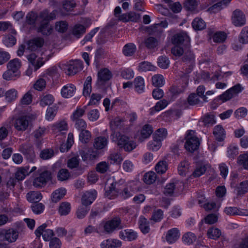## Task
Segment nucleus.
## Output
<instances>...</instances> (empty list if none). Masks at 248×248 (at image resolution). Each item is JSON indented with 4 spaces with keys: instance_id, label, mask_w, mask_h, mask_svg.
I'll use <instances>...</instances> for the list:
<instances>
[{
    "instance_id": "obj_1",
    "label": "nucleus",
    "mask_w": 248,
    "mask_h": 248,
    "mask_svg": "<svg viewBox=\"0 0 248 248\" xmlns=\"http://www.w3.org/2000/svg\"><path fill=\"white\" fill-rule=\"evenodd\" d=\"M39 17L42 20L37 28V31L43 35H50L53 31V27L49 24V21L55 18V13L53 11L49 13L47 10H44L39 13Z\"/></svg>"
},
{
    "instance_id": "obj_2",
    "label": "nucleus",
    "mask_w": 248,
    "mask_h": 248,
    "mask_svg": "<svg viewBox=\"0 0 248 248\" xmlns=\"http://www.w3.org/2000/svg\"><path fill=\"white\" fill-rule=\"evenodd\" d=\"M21 65V62L18 59L16 58L10 61L7 64V70L3 74V78L10 80L19 77Z\"/></svg>"
},
{
    "instance_id": "obj_3",
    "label": "nucleus",
    "mask_w": 248,
    "mask_h": 248,
    "mask_svg": "<svg viewBox=\"0 0 248 248\" xmlns=\"http://www.w3.org/2000/svg\"><path fill=\"white\" fill-rule=\"evenodd\" d=\"M124 184V180L122 179L112 183L108 187V189L106 191L105 196L110 199L118 196L124 187L125 186Z\"/></svg>"
},
{
    "instance_id": "obj_4",
    "label": "nucleus",
    "mask_w": 248,
    "mask_h": 248,
    "mask_svg": "<svg viewBox=\"0 0 248 248\" xmlns=\"http://www.w3.org/2000/svg\"><path fill=\"white\" fill-rule=\"evenodd\" d=\"M186 139L185 147L187 151L193 153L198 149L200 141L198 138L194 135L193 131L190 130L188 132Z\"/></svg>"
},
{
    "instance_id": "obj_5",
    "label": "nucleus",
    "mask_w": 248,
    "mask_h": 248,
    "mask_svg": "<svg viewBox=\"0 0 248 248\" xmlns=\"http://www.w3.org/2000/svg\"><path fill=\"white\" fill-rule=\"evenodd\" d=\"M171 42L175 45L182 46H190V38L186 32L181 31L174 34L171 38Z\"/></svg>"
},
{
    "instance_id": "obj_6",
    "label": "nucleus",
    "mask_w": 248,
    "mask_h": 248,
    "mask_svg": "<svg viewBox=\"0 0 248 248\" xmlns=\"http://www.w3.org/2000/svg\"><path fill=\"white\" fill-rule=\"evenodd\" d=\"M65 73L68 76H72L82 69L83 63L80 60L71 61L66 65Z\"/></svg>"
},
{
    "instance_id": "obj_7",
    "label": "nucleus",
    "mask_w": 248,
    "mask_h": 248,
    "mask_svg": "<svg viewBox=\"0 0 248 248\" xmlns=\"http://www.w3.org/2000/svg\"><path fill=\"white\" fill-rule=\"evenodd\" d=\"M46 224L44 223L38 227L35 231L36 236L37 237H40L42 235L43 239L46 241L50 240L51 237L54 235L53 230L46 229Z\"/></svg>"
},
{
    "instance_id": "obj_8",
    "label": "nucleus",
    "mask_w": 248,
    "mask_h": 248,
    "mask_svg": "<svg viewBox=\"0 0 248 248\" xmlns=\"http://www.w3.org/2000/svg\"><path fill=\"white\" fill-rule=\"evenodd\" d=\"M51 179V172L48 170L42 172L39 176L35 178L33 181V185L36 187H40L45 185Z\"/></svg>"
},
{
    "instance_id": "obj_9",
    "label": "nucleus",
    "mask_w": 248,
    "mask_h": 248,
    "mask_svg": "<svg viewBox=\"0 0 248 248\" xmlns=\"http://www.w3.org/2000/svg\"><path fill=\"white\" fill-rule=\"evenodd\" d=\"M18 232L13 228L2 230L0 232V236H4V239L11 243L16 242L18 237Z\"/></svg>"
},
{
    "instance_id": "obj_10",
    "label": "nucleus",
    "mask_w": 248,
    "mask_h": 248,
    "mask_svg": "<svg viewBox=\"0 0 248 248\" xmlns=\"http://www.w3.org/2000/svg\"><path fill=\"white\" fill-rule=\"evenodd\" d=\"M232 24L236 27H241L246 24V18L243 13L239 9L234 10L232 16Z\"/></svg>"
},
{
    "instance_id": "obj_11",
    "label": "nucleus",
    "mask_w": 248,
    "mask_h": 248,
    "mask_svg": "<svg viewBox=\"0 0 248 248\" xmlns=\"http://www.w3.org/2000/svg\"><path fill=\"white\" fill-rule=\"evenodd\" d=\"M19 151L29 161H32L35 157L33 148L29 143H24L21 145L19 147Z\"/></svg>"
},
{
    "instance_id": "obj_12",
    "label": "nucleus",
    "mask_w": 248,
    "mask_h": 248,
    "mask_svg": "<svg viewBox=\"0 0 248 248\" xmlns=\"http://www.w3.org/2000/svg\"><path fill=\"white\" fill-rule=\"evenodd\" d=\"M29 123V118L26 116H23L15 121L14 125L17 131H24L28 128Z\"/></svg>"
},
{
    "instance_id": "obj_13",
    "label": "nucleus",
    "mask_w": 248,
    "mask_h": 248,
    "mask_svg": "<svg viewBox=\"0 0 248 248\" xmlns=\"http://www.w3.org/2000/svg\"><path fill=\"white\" fill-rule=\"evenodd\" d=\"M134 182H129L119 193V196L123 199H126L133 195V192L136 189Z\"/></svg>"
},
{
    "instance_id": "obj_14",
    "label": "nucleus",
    "mask_w": 248,
    "mask_h": 248,
    "mask_svg": "<svg viewBox=\"0 0 248 248\" xmlns=\"http://www.w3.org/2000/svg\"><path fill=\"white\" fill-rule=\"evenodd\" d=\"M121 222L119 217H114L105 223L104 226V230L108 232H111L116 229H121Z\"/></svg>"
},
{
    "instance_id": "obj_15",
    "label": "nucleus",
    "mask_w": 248,
    "mask_h": 248,
    "mask_svg": "<svg viewBox=\"0 0 248 248\" xmlns=\"http://www.w3.org/2000/svg\"><path fill=\"white\" fill-rule=\"evenodd\" d=\"M27 58L29 62L34 66V71L37 70L44 64L43 58L41 57L37 58V56L34 53H31L27 55Z\"/></svg>"
},
{
    "instance_id": "obj_16",
    "label": "nucleus",
    "mask_w": 248,
    "mask_h": 248,
    "mask_svg": "<svg viewBox=\"0 0 248 248\" xmlns=\"http://www.w3.org/2000/svg\"><path fill=\"white\" fill-rule=\"evenodd\" d=\"M119 236L121 239L128 241H132L136 240L138 237V233L136 232L131 229H126L121 231L119 232Z\"/></svg>"
},
{
    "instance_id": "obj_17",
    "label": "nucleus",
    "mask_w": 248,
    "mask_h": 248,
    "mask_svg": "<svg viewBox=\"0 0 248 248\" xmlns=\"http://www.w3.org/2000/svg\"><path fill=\"white\" fill-rule=\"evenodd\" d=\"M96 194L94 190L86 192L82 197V204L87 206L90 205L96 198Z\"/></svg>"
},
{
    "instance_id": "obj_18",
    "label": "nucleus",
    "mask_w": 248,
    "mask_h": 248,
    "mask_svg": "<svg viewBox=\"0 0 248 248\" xmlns=\"http://www.w3.org/2000/svg\"><path fill=\"white\" fill-rule=\"evenodd\" d=\"M44 40L41 37H37L29 40L28 42V48L31 51H35L43 46Z\"/></svg>"
},
{
    "instance_id": "obj_19",
    "label": "nucleus",
    "mask_w": 248,
    "mask_h": 248,
    "mask_svg": "<svg viewBox=\"0 0 248 248\" xmlns=\"http://www.w3.org/2000/svg\"><path fill=\"white\" fill-rule=\"evenodd\" d=\"M76 90V86L72 84H67L64 86L61 90V94L62 97L68 98L73 96Z\"/></svg>"
},
{
    "instance_id": "obj_20",
    "label": "nucleus",
    "mask_w": 248,
    "mask_h": 248,
    "mask_svg": "<svg viewBox=\"0 0 248 248\" xmlns=\"http://www.w3.org/2000/svg\"><path fill=\"white\" fill-rule=\"evenodd\" d=\"M180 233L177 228H174L169 230L166 236V241L170 243H174L180 237Z\"/></svg>"
},
{
    "instance_id": "obj_21",
    "label": "nucleus",
    "mask_w": 248,
    "mask_h": 248,
    "mask_svg": "<svg viewBox=\"0 0 248 248\" xmlns=\"http://www.w3.org/2000/svg\"><path fill=\"white\" fill-rule=\"evenodd\" d=\"M112 140L117 141V145L121 148H123L126 142L128 141L129 138L124 135H122L120 133L112 134Z\"/></svg>"
},
{
    "instance_id": "obj_22",
    "label": "nucleus",
    "mask_w": 248,
    "mask_h": 248,
    "mask_svg": "<svg viewBox=\"0 0 248 248\" xmlns=\"http://www.w3.org/2000/svg\"><path fill=\"white\" fill-rule=\"evenodd\" d=\"M122 242L118 239H107L101 244V248H118L121 246Z\"/></svg>"
},
{
    "instance_id": "obj_23",
    "label": "nucleus",
    "mask_w": 248,
    "mask_h": 248,
    "mask_svg": "<svg viewBox=\"0 0 248 248\" xmlns=\"http://www.w3.org/2000/svg\"><path fill=\"white\" fill-rule=\"evenodd\" d=\"M213 134L218 141H223L225 138V131L221 125L215 126L213 129Z\"/></svg>"
},
{
    "instance_id": "obj_24",
    "label": "nucleus",
    "mask_w": 248,
    "mask_h": 248,
    "mask_svg": "<svg viewBox=\"0 0 248 248\" xmlns=\"http://www.w3.org/2000/svg\"><path fill=\"white\" fill-rule=\"evenodd\" d=\"M185 89V88L181 85H172L169 89L171 100L175 99L179 95L184 92Z\"/></svg>"
},
{
    "instance_id": "obj_25",
    "label": "nucleus",
    "mask_w": 248,
    "mask_h": 248,
    "mask_svg": "<svg viewBox=\"0 0 248 248\" xmlns=\"http://www.w3.org/2000/svg\"><path fill=\"white\" fill-rule=\"evenodd\" d=\"M143 44L147 49H153L158 46L159 42L155 37L149 36L144 38Z\"/></svg>"
},
{
    "instance_id": "obj_26",
    "label": "nucleus",
    "mask_w": 248,
    "mask_h": 248,
    "mask_svg": "<svg viewBox=\"0 0 248 248\" xmlns=\"http://www.w3.org/2000/svg\"><path fill=\"white\" fill-rule=\"evenodd\" d=\"M108 143V139L103 136H100L94 139L93 146L97 149H102L105 148Z\"/></svg>"
},
{
    "instance_id": "obj_27",
    "label": "nucleus",
    "mask_w": 248,
    "mask_h": 248,
    "mask_svg": "<svg viewBox=\"0 0 248 248\" xmlns=\"http://www.w3.org/2000/svg\"><path fill=\"white\" fill-rule=\"evenodd\" d=\"M235 190L238 196H243L245 193L248 192V180L244 181L241 182L239 185L235 187Z\"/></svg>"
},
{
    "instance_id": "obj_28",
    "label": "nucleus",
    "mask_w": 248,
    "mask_h": 248,
    "mask_svg": "<svg viewBox=\"0 0 248 248\" xmlns=\"http://www.w3.org/2000/svg\"><path fill=\"white\" fill-rule=\"evenodd\" d=\"M66 190L64 188H60L54 191L51 195V200L54 202H57L65 195Z\"/></svg>"
},
{
    "instance_id": "obj_29",
    "label": "nucleus",
    "mask_w": 248,
    "mask_h": 248,
    "mask_svg": "<svg viewBox=\"0 0 248 248\" xmlns=\"http://www.w3.org/2000/svg\"><path fill=\"white\" fill-rule=\"evenodd\" d=\"M231 0H222L219 1L210 7L208 9V11L210 13H216L219 11L222 8L223 5L226 6Z\"/></svg>"
},
{
    "instance_id": "obj_30",
    "label": "nucleus",
    "mask_w": 248,
    "mask_h": 248,
    "mask_svg": "<svg viewBox=\"0 0 248 248\" xmlns=\"http://www.w3.org/2000/svg\"><path fill=\"white\" fill-rule=\"evenodd\" d=\"M112 77L111 72L107 68L101 69L98 73V80L106 82L109 80Z\"/></svg>"
},
{
    "instance_id": "obj_31",
    "label": "nucleus",
    "mask_w": 248,
    "mask_h": 248,
    "mask_svg": "<svg viewBox=\"0 0 248 248\" xmlns=\"http://www.w3.org/2000/svg\"><path fill=\"white\" fill-rule=\"evenodd\" d=\"M86 31V27L79 24H76L72 31V34L77 38H80Z\"/></svg>"
},
{
    "instance_id": "obj_32",
    "label": "nucleus",
    "mask_w": 248,
    "mask_h": 248,
    "mask_svg": "<svg viewBox=\"0 0 248 248\" xmlns=\"http://www.w3.org/2000/svg\"><path fill=\"white\" fill-rule=\"evenodd\" d=\"M29 169L30 167L29 166L20 168L16 172L15 178L16 179L17 181L23 180L26 176L30 174V172H29Z\"/></svg>"
},
{
    "instance_id": "obj_33",
    "label": "nucleus",
    "mask_w": 248,
    "mask_h": 248,
    "mask_svg": "<svg viewBox=\"0 0 248 248\" xmlns=\"http://www.w3.org/2000/svg\"><path fill=\"white\" fill-rule=\"evenodd\" d=\"M224 212L227 215L230 216H246L248 215V214L246 213L245 211L240 210L236 207H226L225 208Z\"/></svg>"
},
{
    "instance_id": "obj_34",
    "label": "nucleus",
    "mask_w": 248,
    "mask_h": 248,
    "mask_svg": "<svg viewBox=\"0 0 248 248\" xmlns=\"http://www.w3.org/2000/svg\"><path fill=\"white\" fill-rule=\"evenodd\" d=\"M202 120L204 126L207 127L211 126L216 123L215 116L211 113L205 114L202 118Z\"/></svg>"
},
{
    "instance_id": "obj_35",
    "label": "nucleus",
    "mask_w": 248,
    "mask_h": 248,
    "mask_svg": "<svg viewBox=\"0 0 248 248\" xmlns=\"http://www.w3.org/2000/svg\"><path fill=\"white\" fill-rule=\"evenodd\" d=\"M134 83L136 92L139 93L144 92V79L141 77L136 78L134 79Z\"/></svg>"
},
{
    "instance_id": "obj_36",
    "label": "nucleus",
    "mask_w": 248,
    "mask_h": 248,
    "mask_svg": "<svg viewBox=\"0 0 248 248\" xmlns=\"http://www.w3.org/2000/svg\"><path fill=\"white\" fill-rule=\"evenodd\" d=\"M137 49L136 46L133 43H128L123 47V52L125 56H132Z\"/></svg>"
},
{
    "instance_id": "obj_37",
    "label": "nucleus",
    "mask_w": 248,
    "mask_h": 248,
    "mask_svg": "<svg viewBox=\"0 0 248 248\" xmlns=\"http://www.w3.org/2000/svg\"><path fill=\"white\" fill-rule=\"evenodd\" d=\"M26 197L29 202L37 203L41 200L42 196L39 192L31 191L27 193Z\"/></svg>"
},
{
    "instance_id": "obj_38",
    "label": "nucleus",
    "mask_w": 248,
    "mask_h": 248,
    "mask_svg": "<svg viewBox=\"0 0 248 248\" xmlns=\"http://www.w3.org/2000/svg\"><path fill=\"white\" fill-rule=\"evenodd\" d=\"M139 223V228L142 233L146 234L149 232L150 227L149 222L147 219L144 217H141L140 218Z\"/></svg>"
},
{
    "instance_id": "obj_39",
    "label": "nucleus",
    "mask_w": 248,
    "mask_h": 248,
    "mask_svg": "<svg viewBox=\"0 0 248 248\" xmlns=\"http://www.w3.org/2000/svg\"><path fill=\"white\" fill-rule=\"evenodd\" d=\"M168 105V102L165 99H162L157 102L155 107L150 109V114L153 115L155 111H159L165 108Z\"/></svg>"
},
{
    "instance_id": "obj_40",
    "label": "nucleus",
    "mask_w": 248,
    "mask_h": 248,
    "mask_svg": "<svg viewBox=\"0 0 248 248\" xmlns=\"http://www.w3.org/2000/svg\"><path fill=\"white\" fill-rule=\"evenodd\" d=\"M197 237L196 235L191 232L185 233L182 237L183 241L187 245H191L196 241Z\"/></svg>"
},
{
    "instance_id": "obj_41",
    "label": "nucleus",
    "mask_w": 248,
    "mask_h": 248,
    "mask_svg": "<svg viewBox=\"0 0 248 248\" xmlns=\"http://www.w3.org/2000/svg\"><path fill=\"white\" fill-rule=\"evenodd\" d=\"M168 169V163L165 160L159 161L155 166V170L158 174L164 173Z\"/></svg>"
},
{
    "instance_id": "obj_42",
    "label": "nucleus",
    "mask_w": 248,
    "mask_h": 248,
    "mask_svg": "<svg viewBox=\"0 0 248 248\" xmlns=\"http://www.w3.org/2000/svg\"><path fill=\"white\" fill-rule=\"evenodd\" d=\"M70 204L66 202H62L59 206V213L61 216H66L70 213Z\"/></svg>"
},
{
    "instance_id": "obj_43",
    "label": "nucleus",
    "mask_w": 248,
    "mask_h": 248,
    "mask_svg": "<svg viewBox=\"0 0 248 248\" xmlns=\"http://www.w3.org/2000/svg\"><path fill=\"white\" fill-rule=\"evenodd\" d=\"M92 78L90 76H88L84 82L83 95L84 96L89 95L92 91Z\"/></svg>"
},
{
    "instance_id": "obj_44",
    "label": "nucleus",
    "mask_w": 248,
    "mask_h": 248,
    "mask_svg": "<svg viewBox=\"0 0 248 248\" xmlns=\"http://www.w3.org/2000/svg\"><path fill=\"white\" fill-rule=\"evenodd\" d=\"M192 27L195 30H202L205 28V22L201 18H195L192 23Z\"/></svg>"
},
{
    "instance_id": "obj_45",
    "label": "nucleus",
    "mask_w": 248,
    "mask_h": 248,
    "mask_svg": "<svg viewBox=\"0 0 248 248\" xmlns=\"http://www.w3.org/2000/svg\"><path fill=\"white\" fill-rule=\"evenodd\" d=\"M207 235L209 238L216 240L221 235V231L218 228H210L207 231Z\"/></svg>"
},
{
    "instance_id": "obj_46",
    "label": "nucleus",
    "mask_w": 248,
    "mask_h": 248,
    "mask_svg": "<svg viewBox=\"0 0 248 248\" xmlns=\"http://www.w3.org/2000/svg\"><path fill=\"white\" fill-rule=\"evenodd\" d=\"M152 84L155 87H162L165 83L164 78L161 75H155L152 78Z\"/></svg>"
},
{
    "instance_id": "obj_47",
    "label": "nucleus",
    "mask_w": 248,
    "mask_h": 248,
    "mask_svg": "<svg viewBox=\"0 0 248 248\" xmlns=\"http://www.w3.org/2000/svg\"><path fill=\"white\" fill-rule=\"evenodd\" d=\"M156 179V174L153 171L146 173L143 177L144 182L147 185L154 183Z\"/></svg>"
},
{
    "instance_id": "obj_48",
    "label": "nucleus",
    "mask_w": 248,
    "mask_h": 248,
    "mask_svg": "<svg viewBox=\"0 0 248 248\" xmlns=\"http://www.w3.org/2000/svg\"><path fill=\"white\" fill-rule=\"evenodd\" d=\"M39 18V15L32 11L29 12L26 16V23L30 25H33L35 24L37 18Z\"/></svg>"
},
{
    "instance_id": "obj_49",
    "label": "nucleus",
    "mask_w": 248,
    "mask_h": 248,
    "mask_svg": "<svg viewBox=\"0 0 248 248\" xmlns=\"http://www.w3.org/2000/svg\"><path fill=\"white\" fill-rule=\"evenodd\" d=\"M91 138V132L87 130H82L79 135V140L83 143L89 142Z\"/></svg>"
},
{
    "instance_id": "obj_50",
    "label": "nucleus",
    "mask_w": 248,
    "mask_h": 248,
    "mask_svg": "<svg viewBox=\"0 0 248 248\" xmlns=\"http://www.w3.org/2000/svg\"><path fill=\"white\" fill-rule=\"evenodd\" d=\"M71 175L68 170L65 169H61L60 170L57 174L58 179L60 181H63L68 180Z\"/></svg>"
},
{
    "instance_id": "obj_51",
    "label": "nucleus",
    "mask_w": 248,
    "mask_h": 248,
    "mask_svg": "<svg viewBox=\"0 0 248 248\" xmlns=\"http://www.w3.org/2000/svg\"><path fill=\"white\" fill-rule=\"evenodd\" d=\"M89 211V207L82 204L77 209L76 212L77 217L79 219L83 218L86 216Z\"/></svg>"
},
{
    "instance_id": "obj_52",
    "label": "nucleus",
    "mask_w": 248,
    "mask_h": 248,
    "mask_svg": "<svg viewBox=\"0 0 248 248\" xmlns=\"http://www.w3.org/2000/svg\"><path fill=\"white\" fill-rule=\"evenodd\" d=\"M153 132V129L152 126L149 124H146L141 130V137L143 139H147L150 136Z\"/></svg>"
},
{
    "instance_id": "obj_53",
    "label": "nucleus",
    "mask_w": 248,
    "mask_h": 248,
    "mask_svg": "<svg viewBox=\"0 0 248 248\" xmlns=\"http://www.w3.org/2000/svg\"><path fill=\"white\" fill-rule=\"evenodd\" d=\"M54 155V152L53 149H45L40 152V157L44 160H47L52 158Z\"/></svg>"
},
{
    "instance_id": "obj_54",
    "label": "nucleus",
    "mask_w": 248,
    "mask_h": 248,
    "mask_svg": "<svg viewBox=\"0 0 248 248\" xmlns=\"http://www.w3.org/2000/svg\"><path fill=\"white\" fill-rule=\"evenodd\" d=\"M237 163L245 169L248 170V154L240 155L237 158Z\"/></svg>"
},
{
    "instance_id": "obj_55",
    "label": "nucleus",
    "mask_w": 248,
    "mask_h": 248,
    "mask_svg": "<svg viewBox=\"0 0 248 248\" xmlns=\"http://www.w3.org/2000/svg\"><path fill=\"white\" fill-rule=\"evenodd\" d=\"M155 69V67L150 62H143L140 63L139 66V70L142 72L154 71Z\"/></svg>"
},
{
    "instance_id": "obj_56",
    "label": "nucleus",
    "mask_w": 248,
    "mask_h": 248,
    "mask_svg": "<svg viewBox=\"0 0 248 248\" xmlns=\"http://www.w3.org/2000/svg\"><path fill=\"white\" fill-rule=\"evenodd\" d=\"M190 45L185 46V50L183 54V61L184 62L192 61L194 59V54L190 51Z\"/></svg>"
},
{
    "instance_id": "obj_57",
    "label": "nucleus",
    "mask_w": 248,
    "mask_h": 248,
    "mask_svg": "<svg viewBox=\"0 0 248 248\" xmlns=\"http://www.w3.org/2000/svg\"><path fill=\"white\" fill-rule=\"evenodd\" d=\"M68 24L66 21H61L55 23V29L61 33L65 32L68 29Z\"/></svg>"
},
{
    "instance_id": "obj_58",
    "label": "nucleus",
    "mask_w": 248,
    "mask_h": 248,
    "mask_svg": "<svg viewBox=\"0 0 248 248\" xmlns=\"http://www.w3.org/2000/svg\"><path fill=\"white\" fill-rule=\"evenodd\" d=\"M54 101V98L51 94H46L44 96L40 101V105L42 107L51 105Z\"/></svg>"
},
{
    "instance_id": "obj_59",
    "label": "nucleus",
    "mask_w": 248,
    "mask_h": 248,
    "mask_svg": "<svg viewBox=\"0 0 248 248\" xmlns=\"http://www.w3.org/2000/svg\"><path fill=\"white\" fill-rule=\"evenodd\" d=\"M158 65L162 69H167L170 64V61L166 56H161L158 58Z\"/></svg>"
},
{
    "instance_id": "obj_60",
    "label": "nucleus",
    "mask_w": 248,
    "mask_h": 248,
    "mask_svg": "<svg viewBox=\"0 0 248 248\" xmlns=\"http://www.w3.org/2000/svg\"><path fill=\"white\" fill-rule=\"evenodd\" d=\"M185 50V46L175 45L174 46L172 47L171 50V53L178 57L182 56Z\"/></svg>"
},
{
    "instance_id": "obj_61",
    "label": "nucleus",
    "mask_w": 248,
    "mask_h": 248,
    "mask_svg": "<svg viewBox=\"0 0 248 248\" xmlns=\"http://www.w3.org/2000/svg\"><path fill=\"white\" fill-rule=\"evenodd\" d=\"M87 106H85L83 108H77V109L73 112L71 118L73 120L80 119L79 118L82 117L85 112Z\"/></svg>"
},
{
    "instance_id": "obj_62",
    "label": "nucleus",
    "mask_w": 248,
    "mask_h": 248,
    "mask_svg": "<svg viewBox=\"0 0 248 248\" xmlns=\"http://www.w3.org/2000/svg\"><path fill=\"white\" fill-rule=\"evenodd\" d=\"M239 42L243 44L248 43V27H244L239 36Z\"/></svg>"
},
{
    "instance_id": "obj_63",
    "label": "nucleus",
    "mask_w": 248,
    "mask_h": 248,
    "mask_svg": "<svg viewBox=\"0 0 248 248\" xmlns=\"http://www.w3.org/2000/svg\"><path fill=\"white\" fill-rule=\"evenodd\" d=\"M167 135V131L165 128H159L155 132L154 138L155 139L160 140L162 141L165 139Z\"/></svg>"
},
{
    "instance_id": "obj_64",
    "label": "nucleus",
    "mask_w": 248,
    "mask_h": 248,
    "mask_svg": "<svg viewBox=\"0 0 248 248\" xmlns=\"http://www.w3.org/2000/svg\"><path fill=\"white\" fill-rule=\"evenodd\" d=\"M17 92L14 89L7 91L5 93V98L8 102H11L17 97Z\"/></svg>"
}]
</instances>
